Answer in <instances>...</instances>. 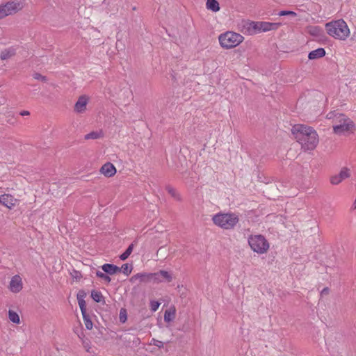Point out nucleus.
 <instances>
[{"mask_svg":"<svg viewBox=\"0 0 356 356\" xmlns=\"http://www.w3.org/2000/svg\"><path fill=\"white\" fill-rule=\"evenodd\" d=\"M325 55V51L323 48H318L309 52L308 58L310 60H314L323 57Z\"/></svg>","mask_w":356,"mask_h":356,"instance_id":"obj_18","label":"nucleus"},{"mask_svg":"<svg viewBox=\"0 0 356 356\" xmlns=\"http://www.w3.org/2000/svg\"><path fill=\"white\" fill-rule=\"evenodd\" d=\"M213 224L224 229H232L239 221L237 214L234 213H218L213 216Z\"/></svg>","mask_w":356,"mask_h":356,"instance_id":"obj_3","label":"nucleus"},{"mask_svg":"<svg viewBox=\"0 0 356 356\" xmlns=\"http://www.w3.org/2000/svg\"><path fill=\"white\" fill-rule=\"evenodd\" d=\"M206 7L208 10L213 12H218L220 10L219 3L216 0H207Z\"/></svg>","mask_w":356,"mask_h":356,"instance_id":"obj_20","label":"nucleus"},{"mask_svg":"<svg viewBox=\"0 0 356 356\" xmlns=\"http://www.w3.org/2000/svg\"><path fill=\"white\" fill-rule=\"evenodd\" d=\"M329 293V289L327 287H325L324 288L321 292V296H325V295H327Z\"/></svg>","mask_w":356,"mask_h":356,"instance_id":"obj_38","label":"nucleus"},{"mask_svg":"<svg viewBox=\"0 0 356 356\" xmlns=\"http://www.w3.org/2000/svg\"><path fill=\"white\" fill-rule=\"evenodd\" d=\"M104 136L103 131L102 130L97 131H91L90 133L86 134L85 136L86 140H95V139H99Z\"/></svg>","mask_w":356,"mask_h":356,"instance_id":"obj_22","label":"nucleus"},{"mask_svg":"<svg viewBox=\"0 0 356 356\" xmlns=\"http://www.w3.org/2000/svg\"><path fill=\"white\" fill-rule=\"evenodd\" d=\"M101 173L107 177H111L116 173V168L111 163H106L104 164L101 169Z\"/></svg>","mask_w":356,"mask_h":356,"instance_id":"obj_14","label":"nucleus"},{"mask_svg":"<svg viewBox=\"0 0 356 356\" xmlns=\"http://www.w3.org/2000/svg\"><path fill=\"white\" fill-rule=\"evenodd\" d=\"M341 113H336L335 111H333V112H330L327 115V119H332V122L333 124H334L336 122V118H337V115H340Z\"/></svg>","mask_w":356,"mask_h":356,"instance_id":"obj_32","label":"nucleus"},{"mask_svg":"<svg viewBox=\"0 0 356 356\" xmlns=\"http://www.w3.org/2000/svg\"><path fill=\"white\" fill-rule=\"evenodd\" d=\"M15 54V50L13 48H8L1 51L0 58L1 60H6Z\"/></svg>","mask_w":356,"mask_h":356,"instance_id":"obj_21","label":"nucleus"},{"mask_svg":"<svg viewBox=\"0 0 356 356\" xmlns=\"http://www.w3.org/2000/svg\"><path fill=\"white\" fill-rule=\"evenodd\" d=\"M17 199L10 194H3L0 195V204L8 209L14 207L17 203Z\"/></svg>","mask_w":356,"mask_h":356,"instance_id":"obj_13","label":"nucleus"},{"mask_svg":"<svg viewBox=\"0 0 356 356\" xmlns=\"http://www.w3.org/2000/svg\"><path fill=\"white\" fill-rule=\"evenodd\" d=\"M278 15L280 16L291 15L293 17H296L297 15L295 12L289 10H282L278 13Z\"/></svg>","mask_w":356,"mask_h":356,"instance_id":"obj_33","label":"nucleus"},{"mask_svg":"<svg viewBox=\"0 0 356 356\" xmlns=\"http://www.w3.org/2000/svg\"><path fill=\"white\" fill-rule=\"evenodd\" d=\"M19 114L22 115V116H27V115H30V113L29 111H22L19 113Z\"/></svg>","mask_w":356,"mask_h":356,"instance_id":"obj_39","label":"nucleus"},{"mask_svg":"<svg viewBox=\"0 0 356 356\" xmlns=\"http://www.w3.org/2000/svg\"><path fill=\"white\" fill-rule=\"evenodd\" d=\"M1 113L4 115L6 122L10 124H15L16 123V118L12 111L7 108Z\"/></svg>","mask_w":356,"mask_h":356,"instance_id":"obj_19","label":"nucleus"},{"mask_svg":"<svg viewBox=\"0 0 356 356\" xmlns=\"http://www.w3.org/2000/svg\"><path fill=\"white\" fill-rule=\"evenodd\" d=\"M167 190H168V192L173 197H175V199L179 200H180V197H179V195L177 193V191H175V189L171 188V187H168L167 188Z\"/></svg>","mask_w":356,"mask_h":356,"instance_id":"obj_31","label":"nucleus"},{"mask_svg":"<svg viewBox=\"0 0 356 356\" xmlns=\"http://www.w3.org/2000/svg\"><path fill=\"white\" fill-rule=\"evenodd\" d=\"M153 283H161L163 282H172L173 277L172 275L163 270H161L156 273H152Z\"/></svg>","mask_w":356,"mask_h":356,"instance_id":"obj_10","label":"nucleus"},{"mask_svg":"<svg viewBox=\"0 0 356 356\" xmlns=\"http://www.w3.org/2000/svg\"><path fill=\"white\" fill-rule=\"evenodd\" d=\"M160 303L158 301H151L150 308L152 312H156L159 307Z\"/></svg>","mask_w":356,"mask_h":356,"instance_id":"obj_35","label":"nucleus"},{"mask_svg":"<svg viewBox=\"0 0 356 356\" xmlns=\"http://www.w3.org/2000/svg\"><path fill=\"white\" fill-rule=\"evenodd\" d=\"M96 275L98 277L102 278L103 280H104L107 283H109L111 281V277L108 275H106V273H104L102 271L97 270L96 272Z\"/></svg>","mask_w":356,"mask_h":356,"instance_id":"obj_30","label":"nucleus"},{"mask_svg":"<svg viewBox=\"0 0 356 356\" xmlns=\"http://www.w3.org/2000/svg\"><path fill=\"white\" fill-rule=\"evenodd\" d=\"M244 38L239 33L227 31L219 35L218 40L222 47L232 49L240 44Z\"/></svg>","mask_w":356,"mask_h":356,"instance_id":"obj_5","label":"nucleus"},{"mask_svg":"<svg viewBox=\"0 0 356 356\" xmlns=\"http://www.w3.org/2000/svg\"><path fill=\"white\" fill-rule=\"evenodd\" d=\"M151 344L156 346L160 348L163 347V342L155 339H152Z\"/></svg>","mask_w":356,"mask_h":356,"instance_id":"obj_36","label":"nucleus"},{"mask_svg":"<svg viewBox=\"0 0 356 356\" xmlns=\"http://www.w3.org/2000/svg\"><path fill=\"white\" fill-rule=\"evenodd\" d=\"M134 243H131V245H129V246L127 248V249L125 250L124 252H123L120 256V258L121 260L124 261L125 259H127L129 256L131 254L132 251H133V249H134Z\"/></svg>","mask_w":356,"mask_h":356,"instance_id":"obj_23","label":"nucleus"},{"mask_svg":"<svg viewBox=\"0 0 356 356\" xmlns=\"http://www.w3.org/2000/svg\"><path fill=\"white\" fill-rule=\"evenodd\" d=\"M350 177V170L346 167L341 169L337 175H334L330 177V183L333 185H338L343 180Z\"/></svg>","mask_w":356,"mask_h":356,"instance_id":"obj_9","label":"nucleus"},{"mask_svg":"<svg viewBox=\"0 0 356 356\" xmlns=\"http://www.w3.org/2000/svg\"><path fill=\"white\" fill-rule=\"evenodd\" d=\"M131 282L138 281L139 283L153 282L152 273H140L133 275L131 278Z\"/></svg>","mask_w":356,"mask_h":356,"instance_id":"obj_11","label":"nucleus"},{"mask_svg":"<svg viewBox=\"0 0 356 356\" xmlns=\"http://www.w3.org/2000/svg\"><path fill=\"white\" fill-rule=\"evenodd\" d=\"M291 133L304 149L313 150L318 143V136L311 127L296 124L291 129Z\"/></svg>","mask_w":356,"mask_h":356,"instance_id":"obj_1","label":"nucleus"},{"mask_svg":"<svg viewBox=\"0 0 356 356\" xmlns=\"http://www.w3.org/2000/svg\"><path fill=\"white\" fill-rule=\"evenodd\" d=\"M325 29L329 35L341 40H345L350 35L348 26L343 19L326 23Z\"/></svg>","mask_w":356,"mask_h":356,"instance_id":"obj_2","label":"nucleus"},{"mask_svg":"<svg viewBox=\"0 0 356 356\" xmlns=\"http://www.w3.org/2000/svg\"><path fill=\"white\" fill-rule=\"evenodd\" d=\"M175 318V312L166 310L164 313V321L165 322H170Z\"/></svg>","mask_w":356,"mask_h":356,"instance_id":"obj_28","label":"nucleus"},{"mask_svg":"<svg viewBox=\"0 0 356 356\" xmlns=\"http://www.w3.org/2000/svg\"><path fill=\"white\" fill-rule=\"evenodd\" d=\"M82 316L86 327L88 330H91L92 328L93 324L90 318H89V316L86 313L83 314Z\"/></svg>","mask_w":356,"mask_h":356,"instance_id":"obj_25","label":"nucleus"},{"mask_svg":"<svg viewBox=\"0 0 356 356\" xmlns=\"http://www.w3.org/2000/svg\"><path fill=\"white\" fill-rule=\"evenodd\" d=\"M332 127L334 134L341 135L353 132L355 130V124L344 114H340V115H337L336 122Z\"/></svg>","mask_w":356,"mask_h":356,"instance_id":"obj_4","label":"nucleus"},{"mask_svg":"<svg viewBox=\"0 0 356 356\" xmlns=\"http://www.w3.org/2000/svg\"><path fill=\"white\" fill-rule=\"evenodd\" d=\"M102 269L104 273L108 275H114L117 273L121 272V269L118 266L110 264H104L102 266Z\"/></svg>","mask_w":356,"mask_h":356,"instance_id":"obj_17","label":"nucleus"},{"mask_svg":"<svg viewBox=\"0 0 356 356\" xmlns=\"http://www.w3.org/2000/svg\"><path fill=\"white\" fill-rule=\"evenodd\" d=\"M8 316L10 321L14 323H19V315L14 311L9 310Z\"/></svg>","mask_w":356,"mask_h":356,"instance_id":"obj_24","label":"nucleus"},{"mask_svg":"<svg viewBox=\"0 0 356 356\" xmlns=\"http://www.w3.org/2000/svg\"><path fill=\"white\" fill-rule=\"evenodd\" d=\"M250 26L256 31L266 32L277 29L281 26V23H271L267 22H252Z\"/></svg>","mask_w":356,"mask_h":356,"instance_id":"obj_8","label":"nucleus"},{"mask_svg":"<svg viewBox=\"0 0 356 356\" xmlns=\"http://www.w3.org/2000/svg\"><path fill=\"white\" fill-rule=\"evenodd\" d=\"M353 209H356V197H355V201H354V203H353Z\"/></svg>","mask_w":356,"mask_h":356,"instance_id":"obj_40","label":"nucleus"},{"mask_svg":"<svg viewBox=\"0 0 356 356\" xmlns=\"http://www.w3.org/2000/svg\"><path fill=\"white\" fill-rule=\"evenodd\" d=\"M33 78H34L35 79L40 80V81H43V82H46V81H47V77H46V76H42V74H39V73H37V72L34 73V74H33Z\"/></svg>","mask_w":356,"mask_h":356,"instance_id":"obj_34","label":"nucleus"},{"mask_svg":"<svg viewBox=\"0 0 356 356\" xmlns=\"http://www.w3.org/2000/svg\"><path fill=\"white\" fill-rule=\"evenodd\" d=\"M22 286L23 284L20 276L15 275L10 282L9 289L13 293H18L22 289Z\"/></svg>","mask_w":356,"mask_h":356,"instance_id":"obj_12","label":"nucleus"},{"mask_svg":"<svg viewBox=\"0 0 356 356\" xmlns=\"http://www.w3.org/2000/svg\"><path fill=\"white\" fill-rule=\"evenodd\" d=\"M120 321L124 323L125 322L126 319H127V316L126 314H122V309L120 311Z\"/></svg>","mask_w":356,"mask_h":356,"instance_id":"obj_37","label":"nucleus"},{"mask_svg":"<svg viewBox=\"0 0 356 356\" xmlns=\"http://www.w3.org/2000/svg\"><path fill=\"white\" fill-rule=\"evenodd\" d=\"M306 30L309 35L319 39H321L325 35L323 29L318 26H308Z\"/></svg>","mask_w":356,"mask_h":356,"instance_id":"obj_15","label":"nucleus"},{"mask_svg":"<svg viewBox=\"0 0 356 356\" xmlns=\"http://www.w3.org/2000/svg\"><path fill=\"white\" fill-rule=\"evenodd\" d=\"M24 8L23 0H13L0 6V19L14 15Z\"/></svg>","mask_w":356,"mask_h":356,"instance_id":"obj_7","label":"nucleus"},{"mask_svg":"<svg viewBox=\"0 0 356 356\" xmlns=\"http://www.w3.org/2000/svg\"><path fill=\"white\" fill-rule=\"evenodd\" d=\"M91 297L96 302H100L103 300L102 293L97 291H92L91 292Z\"/></svg>","mask_w":356,"mask_h":356,"instance_id":"obj_26","label":"nucleus"},{"mask_svg":"<svg viewBox=\"0 0 356 356\" xmlns=\"http://www.w3.org/2000/svg\"><path fill=\"white\" fill-rule=\"evenodd\" d=\"M251 249L258 254L266 253L269 249V243L262 235H252L248 238Z\"/></svg>","mask_w":356,"mask_h":356,"instance_id":"obj_6","label":"nucleus"},{"mask_svg":"<svg viewBox=\"0 0 356 356\" xmlns=\"http://www.w3.org/2000/svg\"><path fill=\"white\" fill-rule=\"evenodd\" d=\"M121 271L126 275H129L132 271V266L128 264H124L122 266Z\"/></svg>","mask_w":356,"mask_h":356,"instance_id":"obj_29","label":"nucleus"},{"mask_svg":"<svg viewBox=\"0 0 356 356\" xmlns=\"http://www.w3.org/2000/svg\"><path fill=\"white\" fill-rule=\"evenodd\" d=\"M88 99L85 96H81L74 105V111L77 113H83L86 109Z\"/></svg>","mask_w":356,"mask_h":356,"instance_id":"obj_16","label":"nucleus"},{"mask_svg":"<svg viewBox=\"0 0 356 356\" xmlns=\"http://www.w3.org/2000/svg\"><path fill=\"white\" fill-rule=\"evenodd\" d=\"M77 300H78V303H79L80 309L81 311V314H83L86 313L85 300L79 295L77 296Z\"/></svg>","mask_w":356,"mask_h":356,"instance_id":"obj_27","label":"nucleus"}]
</instances>
